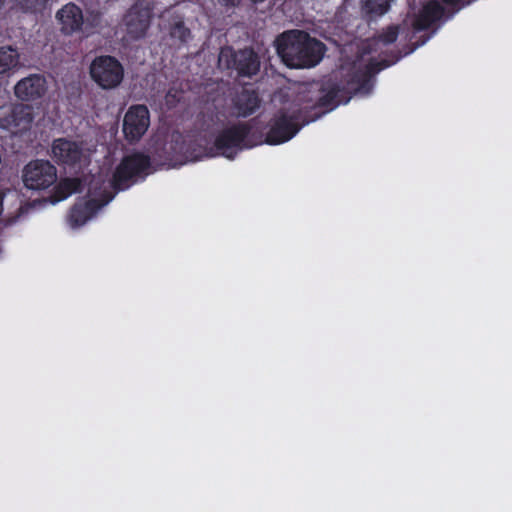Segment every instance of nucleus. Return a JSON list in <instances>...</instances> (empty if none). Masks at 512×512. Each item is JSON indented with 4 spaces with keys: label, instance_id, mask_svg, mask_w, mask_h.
<instances>
[{
    "label": "nucleus",
    "instance_id": "obj_1",
    "mask_svg": "<svg viewBox=\"0 0 512 512\" xmlns=\"http://www.w3.org/2000/svg\"><path fill=\"white\" fill-rule=\"evenodd\" d=\"M275 47L283 63L290 68L316 66L325 53V45L302 30H288L275 40Z\"/></svg>",
    "mask_w": 512,
    "mask_h": 512
},
{
    "label": "nucleus",
    "instance_id": "obj_2",
    "mask_svg": "<svg viewBox=\"0 0 512 512\" xmlns=\"http://www.w3.org/2000/svg\"><path fill=\"white\" fill-rule=\"evenodd\" d=\"M321 113L311 114L307 107L294 105L277 110L268 123L265 142L279 145L291 140L305 125L316 121Z\"/></svg>",
    "mask_w": 512,
    "mask_h": 512
},
{
    "label": "nucleus",
    "instance_id": "obj_3",
    "mask_svg": "<svg viewBox=\"0 0 512 512\" xmlns=\"http://www.w3.org/2000/svg\"><path fill=\"white\" fill-rule=\"evenodd\" d=\"M151 169V158L149 155L135 151L122 158L115 168L108 188H113L114 192L129 188L139 179H144Z\"/></svg>",
    "mask_w": 512,
    "mask_h": 512
},
{
    "label": "nucleus",
    "instance_id": "obj_4",
    "mask_svg": "<svg viewBox=\"0 0 512 512\" xmlns=\"http://www.w3.org/2000/svg\"><path fill=\"white\" fill-rule=\"evenodd\" d=\"M88 193L93 196L84 202L75 203L69 212L68 220L73 228L84 225L99 209L107 205L115 196L107 189L106 182L101 179H93L88 188Z\"/></svg>",
    "mask_w": 512,
    "mask_h": 512
},
{
    "label": "nucleus",
    "instance_id": "obj_5",
    "mask_svg": "<svg viewBox=\"0 0 512 512\" xmlns=\"http://www.w3.org/2000/svg\"><path fill=\"white\" fill-rule=\"evenodd\" d=\"M251 131L252 127L247 122L234 123L217 134L214 148L219 155L233 160L239 151L253 147L249 139Z\"/></svg>",
    "mask_w": 512,
    "mask_h": 512
},
{
    "label": "nucleus",
    "instance_id": "obj_6",
    "mask_svg": "<svg viewBox=\"0 0 512 512\" xmlns=\"http://www.w3.org/2000/svg\"><path fill=\"white\" fill-rule=\"evenodd\" d=\"M91 79L102 89L117 88L124 79V67L114 56H96L89 67Z\"/></svg>",
    "mask_w": 512,
    "mask_h": 512
},
{
    "label": "nucleus",
    "instance_id": "obj_7",
    "mask_svg": "<svg viewBox=\"0 0 512 512\" xmlns=\"http://www.w3.org/2000/svg\"><path fill=\"white\" fill-rule=\"evenodd\" d=\"M23 183L30 190H46L57 181V169L48 160L30 161L23 169Z\"/></svg>",
    "mask_w": 512,
    "mask_h": 512
},
{
    "label": "nucleus",
    "instance_id": "obj_8",
    "mask_svg": "<svg viewBox=\"0 0 512 512\" xmlns=\"http://www.w3.org/2000/svg\"><path fill=\"white\" fill-rule=\"evenodd\" d=\"M150 126V112L146 105L136 104L128 108L123 119V133L130 143L138 142Z\"/></svg>",
    "mask_w": 512,
    "mask_h": 512
},
{
    "label": "nucleus",
    "instance_id": "obj_9",
    "mask_svg": "<svg viewBox=\"0 0 512 512\" xmlns=\"http://www.w3.org/2000/svg\"><path fill=\"white\" fill-rule=\"evenodd\" d=\"M386 67L388 64L385 61H370L363 68L354 71L344 86L350 98L356 94L368 95L373 89L374 75Z\"/></svg>",
    "mask_w": 512,
    "mask_h": 512
},
{
    "label": "nucleus",
    "instance_id": "obj_10",
    "mask_svg": "<svg viewBox=\"0 0 512 512\" xmlns=\"http://www.w3.org/2000/svg\"><path fill=\"white\" fill-rule=\"evenodd\" d=\"M82 146L73 140L57 138L51 145V156L60 166L75 168L83 158Z\"/></svg>",
    "mask_w": 512,
    "mask_h": 512
},
{
    "label": "nucleus",
    "instance_id": "obj_11",
    "mask_svg": "<svg viewBox=\"0 0 512 512\" xmlns=\"http://www.w3.org/2000/svg\"><path fill=\"white\" fill-rule=\"evenodd\" d=\"M227 68L234 69L240 77L251 78L260 70L259 55L250 47L237 51L230 50Z\"/></svg>",
    "mask_w": 512,
    "mask_h": 512
},
{
    "label": "nucleus",
    "instance_id": "obj_12",
    "mask_svg": "<svg viewBox=\"0 0 512 512\" xmlns=\"http://www.w3.org/2000/svg\"><path fill=\"white\" fill-rule=\"evenodd\" d=\"M150 18V8L134 4L125 15L127 33L133 39L143 38L150 26Z\"/></svg>",
    "mask_w": 512,
    "mask_h": 512
},
{
    "label": "nucleus",
    "instance_id": "obj_13",
    "mask_svg": "<svg viewBox=\"0 0 512 512\" xmlns=\"http://www.w3.org/2000/svg\"><path fill=\"white\" fill-rule=\"evenodd\" d=\"M350 100L346 88L338 84L332 85L329 89L319 97L318 101L311 105H305L311 114L321 113V117L336 108L340 103H347Z\"/></svg>",
    "mask_w": 512,
    "mask_h": 512
},
{
    "label": "nucleus",
    "instance_id": "obj_14",
    "mask_svg": "<svg viewBox=\"0 0 512 512\" xmlns=\"http://www.w3.org/2000/svg\"><path fill=\"white\" fill-rule=\"evenodd\" d=\"M46 79L32 74L20 80L15 86V95L23 101H33L44 96L47 90Z\"/></svg>",
    "mask_w": 512,
    "mask_h": 512
},
{
    "label": "nucleus",
    "instance_id": "obj_15",
    "mask_svg": "<svg viewBox=\"0 0 512 512\" xmlns=\"http://www.w3.org/2000/svg\"><path fill=\"white\" fill-rule=\"evenodd\" d=\"M65 35H72L83 30L84 16L81 8L74 3L64 5L56 14Z\"/></svg>",
    "mask_w": 512,
    "mask_h": 512
},
{
    "label": "nucleus",
    "instance_id": "obj_16",
    "mask_svg": "<svg viewBox=\"0 0 512 512\" xmlns=\"http://www.w3.org/2000/svg\"><path fill=\"white\" fill-rule=\"evenodd\" d=\"M445 13L444 7L437 0L427 1L415 15L412 26L416 31H424L440 20Z\"/></svg>",
    "mask_w": 512,
    "mask_h": 512
},
{
    "label": "nucleus",
    "instance_id": "obj_17",
    "mask_svg": "<svg viewBox=\"0 0 512 512\" xmlns=\"http://www.w3.org/2000/svg\"><path fill=\"white\" fill-rule=\"evenodd\" d=\"M261 100L255 90L242 89L233 99L234 108L238 116L248 117L260 106Z\"/></svg>",
    "mask_w": 512,
    "mask_h": 512
},
{
    "label": "nucleus",
    "instance_id": "obj_18",
    "mask_svg": "<svg viewBox=\"0 0 512 512\" xmlns=\"http://www.w3.org/2000/svg\"><path fill=\"white\" fill-rule=\"evenodd\" d=\"M81 190L82 181L79 178H64L54 186L50 200L52 203H58Z\"/></svg>",
    "mask_w": 512,
    "mask_h": 512
},
{
    "label": "nucleus",
    "instance_id": "obj_19",
    "mask_svg": "<svg viewBox=\"0 0 512 512\" xmlns=\"http://www.w3.org/2000/svg\"><path fill=\"white\" fill-rule=\"evenodd\" d=\"M19 54L12 47L0 48V74L7 73L18 66Z\"/></svg>",
    "mask_w": 512,
    "mask_h": 512
},
{
    "label": "nucleus",
    "instance_id": "obj_20",
    "mask_svg": "<svg viewBox=\"0 0 512 512\" xmlns=\"http://www.w3.org/2000/svg\"><path fill=\"white\" fill-rule=\"evenodd\" d=\"M16 9L23 13L38 14L42 13L49 0H11Z\"/></svg>",
    "mask_w": 512,
    "mask_h": 512
},
{
    "label": "nucleus",
    "instance_id": "obj_21",
    "mask_svg": "<svg viewBox=\"0 0 512 512\" xmlns=\"http://www.w3.org/2000/svg\"><path fill=\"white\" fill-rule=\"evenodd\" d=\"M390 2L391 0H366L364 9L370 15L381 16L389 10Z\"/></svg>",
    "mask_w": 512,
    "mask_h": 512
},
{
    "label": "nucleus",
    "instance_id": "obj_22",
    "mask_svg": "<svg viewBox=\"0 0 512 512\" xmlns=\"http://www.w3.org/2000/svg\"><path fill=\"white\" fill-rule=\"evenodd\" d=\"M170 36L179 40L181 43H187L191 38V30L186 27L183 20L176 21L170 28Z\"/></svg>",
    "mask_w": 512,
    "mask_h": 512
},
{
    "label": "nucleus",
    "instance_id": "obj_23",
    "mask_svg": "<svg viewBox=\"0 0 512 512\" xmlns=\"http://www.w3.org/2000/svg\"><path fill=\"white\" fill-rule=\"evenodd\" d=\"M102 15L98 11H91L87 17L84 18L83 30L88 35L94 33V30L101 26Z\"/></svg>",
    "mask_w": 512,
    "mask_h": 512
},
{
    "label": "nucleus",
    "instance_id": "obj_24",
    "mask_svg": "<svg viewBox=\"0 0 512 512\" xmlns=\"http://www.w3.org/2000/svg\"><path fill=\"white\" fill-rule=\"evenodd\" d=\"M399 35V27L396 25H390L378 35V41L384 45L394 43Z\"/></svg>",
    "mask_w": 512,
    "mask_h": 512
},
{
    "label": "nucleus",
    "instance_id": "obj_25",
    "mask_svg": "<svg viewBox=\"0 0 512 512\" xmlns=\"http://www.w3.org/2000/svg\"><path fill=\"white\" fill-rule=\"evenodd\" d=\"M473 0H442L444 4L459 11L462 7L469 5Z\"/></svg>",
    "mask_w": 512,
    "mask_h": 512
},
{
    "label": "nucleus",
    "instance_id": "obj_26",
    "mask_svg": "<svg viewBox=\"0 0 512 512\" xmlns=\"http://www.w3.org/2000/svg\"><path fill=\"white\" fill-rule=\"evenodd\" d=\"M241 1L242 0H218L219 4L227 9L239 6Z\"/></svg>",
    "mask_w": 512,
    "mask_h": 512
},
{
    "label": "nucleus",
    "instance_id": "obj_27",
    "mask_svg": "<svg viewBox=\"0 0 512 512\" xmlns=\"http://www.w3.org/2000/svg\"><path fill=\"white\" fill-rule=\"evenodd\" d=\"M253 3H261V2H264L265 0H251Z\"/></svg>",
    "mask_w": 512,
    "mask_h": 512
},
{
    "label": "nucleus",
    "instance_id": "obj_28",
    "mask_svg": "<svg viewBox=\"0 0 512 512\" xmlns=\"http://www.w3.org/2000/svg\"><path fill=\"white\" fill-rule=\"evenodd\" d=\"M225 56V53L222 51L220 54V60Z\"/></svg>",
    "mask_w": 512,
    "mask_h": 512
},
{
    "label": "nucleus",
    "instance_id": "obj_29",
    "mask_svg": "<svg viewBox=\"0 0 512 512\" xmlns=\"http://www.w3.org/2000/svg\"><path fill=\"white\" fill-rule=\"evenodd\" d=\"M3 4H4V0H0V8L2 7Z\"/></svg>",
    "mask_w": 512,
    "mask_h": 512
}]
</instances>
